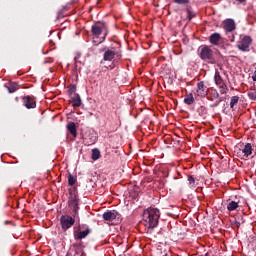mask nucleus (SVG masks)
Listing matches in <instances>:
<instances>
[{"label":"nucleus","instance_id":"16","mask_svg":"<svg viewBox=\"0 0 256 256\" xmlns=\"http://www.w3.org/2000/svg\"><path fill=\"white\" fill-rule=\"evenodd\" d=\"M242 153H244V157H249L253 154V146H251V143H247L244 146Z\"/></svg>","mask_w":256,"mask_h":256},{"label":"nucleus","instance_id":"21","mask_svg":"<svg viewBox=\"0 0 256 256\" xmlns=\"http://www.w3.org/2000/svg\"><path fill=\"white\" fill-rule=\"evenodd\" d=\"M228 211H235L239 209V203L235 201H230L227 205Z\"/></svg>","mask_w":256,"mask_h":256},{"label":"nucleus","instance_id":"12","mask_svg":"<svg viewBox=\"0 0 256 256\" xmlns=\"http://www.w3.org/2000/svg\"><path fill=\"white\" fill-rule=\"evenodd\" d=\"M115 56L119 57L120 55L115 50L107 49L104 52L103 61H113Z\"/></svg>","mask_w":256,"mask_h":256},{"label":"nucleus","instance_id":"25","mask_svg":"<svg viewBox=\"0 0 256 256\" xmlns=\"http://www.w3.org/2000/svg\"><path fill=\"white\" fill-rule=\"evenodd\" d=\"M75 183H77V179L74 178L71 173H69L68 175V185H70L71 187H73V185H75Z\"/></svg>","mask_w":256,"mask_h":256},{"label":"nucleus","instance_id":"36","mask_svg":"<svg viewBox=\"0 0 256 256\" xmlns=\"http://www.w3.org/2000/svg\"><path fill=\"white\" fill-rule=\"evenodd\" d=\"M205 256H210L209 253H206Z\"/></svg>","mask_w":256,"mask_h":256},{"label":"nucleus","instance_id":"26","mask_svg":"<svg viewBox=\"0 0 256 256\" xmlns=\"http://www.w3.org/2000/svg\"><path fill=\"white\" fill-rule=\"evenodd\" d=\"M248 97L252 101H256V90L255 89H251L250 91H248Z\"/></svg>","mask_w":256,"mask_h":256},{"label":"nucleus","instance_id":"23","mask_svg":"<svg viewBox=\"0 0 256 256\" xmlns=\"http://www.w3.org/2000/svg\"><path fill=\"white\" fill-rule=\"evenodd\" d=\"M99 157H101V151H99V149H97V148L92 149L93 161H97L99 159Z\"/></svg>","mask_w":256,"mask_h":256},{"label":"nucleus","instance_id":"4","mask_svg":"<svg viewBox=\"0 0 256 256\" xmlns=\"http://www.w3.org/2000/svg\"><path fill=\"white\" fill-rule=\"evenodd\" d=\"M198 56L202 61H213V50L207 45H201L198 48Z\"/></svg>","mask_w":256,"mask_h":256},{"label":"nucleus","instance_id":"37","mask_svg":"<svg viewBox=\"0 0 256 256\" xmlns=\"http://www.w3.org/2000/svg\"><path fill=\"white\" fill-rule=\"evenodd\" d=\"M102 51H105V48H104V49H102Z\"/></svg>","mask_w":256,"mask_h":256},{"label":"nucleus","instance_id":"13","mask_svg":"<svg viewBox=\"0 0 256 256\" xmlns=\"http://www.w3.org/2000/svg\"><path fill=\"white\" fill-rule=\"evenodd\" d=\"M221 39H222L221 34L215 32L209 36V43L211 45L217 46L219 45V41H221Z\"/></svg>","mask_w":256,"mask_h":256},{"label":"nucleus","instance_id":"10","mask_svg":"<svg viewBox=\"0 0 256 256\" xmlns=\"http://www.w3.org/2000/svg\"><path fill=\"white\" fill-rule=\"evenodd\" d=\"M223 29L226 33V35H229V33H233L237 29V24H235V20L233 19H226L223 22Z\"/></svg>","mask_w":256,"mask_h":256},{"label":"nucleus","instance_id":"18","mask_svg":"<svg viewBox=\"0 0 256 256\" xmlns=\"http://www.w3.org/2000/svg\"><path fill=\"white\" fill-rule=\"evenodd\" d=\"M67 129L69 133H71L74 137H77V126L75 125V122L68 123Z\"/></svg>","mask_w":256,"mask_h":256},{"label":"nucleus","instance_id":"35","mask_svg":"<svg viewBox=\"0 0 256 256\" xmlns=\"http://www.w3.org/2000/svg\"><path fill=\"white\" fill-rule=\"evenodd\" d=\"M238 3H245L247 0H236Z\"/></svg>","mask_w":256,"mask_h":256},{"label":"nucleus","instance_id":"2","mask_svg":"<svg viewBox=\"0 0 256 256\" xmlns=\"http://www.w3.org/2000/svg\"><path fill=\"white\" fill-rule=\"evenodd\" d=\"M68 206L70 207V215L74 218H79V194L77 188L69 190Z\"/></svg>","mask_w":256,"mask_h":256},{"label":"nucleus","instance_id":"9","mask_svg":"<svg viewBox=\"0 0 256 256\" xmlns=\"http://www.w3.org/2000/svg\"><path fill=\"white\" fill-rule=\"evenodd\" d=\"M207 86H205V82L200 81L197 83V88L194 93L195 99H203V97L207 96Z\"/></svg>","mask_w":256,"mask_h":256},{"label":"nucleus","instance_id":"30","mask_svg":"<svg viewBox=\"0 0 256 256\" xmlns=\"http://www.w3.org/2000/svg\"><path fill=\"white\" fill-rule=\"evenodd\" d=\"M174 3H176V5H189L191 0H174Z\"/></svg>","mask_w":256,"mask_h":256},{"label":"nucleus","instance_id":"15","mask_svg":"<svg viewBox=\"0 0 256 256\" xmlns=\"http://www.w3.org/2000/svg\"><path fill=\"white\" fill-rule=\"evenodd\" d=\"M70 103L72 107H79L81 105V96L79 94H74L73 97H71Z\"/></svg>","mask_w":256,"mask_h":256},{"label":"nucleus","instance_id":"31","mask_svg":"<svg viewBox=\"0 0 256 256\" xmlns=\"http://www.w3.org/2000/svg\"><path fill=\"white\" fill-rule=\"evenodd\" d=\"M188 181L192 187H195V178L193 176H189Z\"/></svg>","mask_w":256,"mask_h":256},{"label":"nucleus","instance_id":"20","mask_svg":"<svg viewBox=\"0 0 256 256\" xmlns=\"http://www.w3.org/2000/svg\"><path fill=\"white\" fill-rule=\"evenodd\" d=\"M186 13H187V17H188L189 21H191V19H195V17H197V13H195L193 11V8L191 6L186 7Z\"/></svg>","mask_w":256,"mask_h":256},{"label":"nucleus","instance_id":"29","mask_svg":"<svg viewBox=\"0 0 256 256\" xmlns=\"http://www.w3.org/2000/svg\"><path fill=\"white\" fill-rule=\"evenodd\" d=\"M73 249H75V253L76 255H79V253H81V251H83V249L81 248V245L75 243L72 244Z\"/></svg>","mask_w":256,"mask_h":256},{"label":"nucleus","instance_id":"32","mask_svg":"<svg viewBox=\"0 0 256 256\" xmlns=\"http://www.w3.org/2000/svg\"><path fill=\"white\" fill-rule=\"evenodd\" d=\"M234 225L239 229V227H241V222L234 221Z\"/></svg>","mask_w":256,"mask_h":256},{"label":"nucleus","instance_id":"3","mask_svg":"<svg viewBox=\"0 0 256 256\" xmlns=\"http://www.w3.org/2000/svg\"><path fill=\"white\" fill-rule=\"evenodd\" d=\"M91 33L96 37H99L101 33H104L102 41L99 42V43H103V41L107 39V35H109V27L107 26V23L98 21L94 25H92Z\"/></svg>","mask_w":256,"mask_h":256},{"label":"nucleus","instance_id":"34","mask_svg":"<svg viewBox=\"0 0 256 256\" xmlns=\"http://www.w3.org/2000/svg\"><path fill=\"white\" fill-rule=\"evenodd\" d=\"M231 43H233V41H235V35L232 34V38L230 39Z\"/></svg>","mask_w":256,"mask_h":256},{"label":"nucleus","instance_id":"19","mask_svg":"<svg viewBox=\"0 0 256 256\" xmlns=\"http://www.w3.org/2000/svg\"><path fill=\"white\" fill-rule=\"evenodd\" d=\"M184 103L185 105H193V103H195V97H193V93L185 95Z\"/></svg>","mask_w":256,"mask_h":256},{"label":"nucleus","instance_id":"24","mask_svg":"<svg viewBox=\"0 0 256 256\" xmlns=\"http://www.w3.org/2000/svg\"><path fill=\"white\" fill-rule=\"evenodd\" d=\"M237 103H239V96H232L230 99V109H233Z\"/></svg>","mask_w":256,"mask_h":256},{"label":"nucleus","instance_id":"33","mask_svg":"<svg viewBox=\"0 0 256 256\" xmlns=\"http://www.w3.org/2000/svg\"><path fill=\"white\" fill-rule=\"evenodd\" d=\"M252 80H253V81H256V70L254 71V74H253V76H252Z\"/></svg>","mask_w":256,"mask_h":256},{"label":"nucleus","instance_id":"17","mask_svg":"<svg viewBox=\"0 0 256 256\" xmlns=\"http://www.w3.org/2000/svg\"><path fill=\"white\" fill-rule=\"evenodd\" d=\"M214 81H215V84L217 85V87H219L220 85H225V81L221 77V74L219 73V71L215 72Z\"/></svg>","mask_w":256,"mask_h":256},{"label":"nucleus","instance_id":"1","mask_svg":"<svg viewBox=\"0 0 256 256\" xmlns=\"http://www.w3.org/2000/svg\"><path fill=\"white\" fill-rule=\"evenodd\" d=\"M161 213L157 208H148L143 213V221L147 229H155L159 225V218Z\"/></svg>","mask_w":256,"mask_h":256},{"label":"nucleus","instance_id":"22","mask_svg":"<svg viewBox=\"0 0 256 256\" xmlns=\"http://www.w3.org/2000/svg\"><path fill=\"white\" fill-rule=\"evenodd\" d=\"M218 88L221 95H227V93H229V87H227V84H221Z\"/></svg>","mask_w":256,"mask_h":256},{"label":"nucleus","instance_id":"27","mask_svg":"<svg viewBox=\"0 0 256 256\" xmlns=\"http://www.w3.org/2000/svg\"><path fill=\"white\" fill-rule=\"evenodd\" d=\"M18 89L19 85H17L16 83H13L10 85V87H8L9 93H15V91H17Z\"/></svg>","mask_w":256,"mask_h":256},{"label":"nucleus","instance_id":"8","mask_svg":"<svg viewBox=\"0 0 256 256\" xmlns=\"http://www.w3.org/2000/svg\"><path fill=\"white\" fill-rule=\"evenodd\" d=\"M208 99L209 101H215V103L212 105V107H219V105L223 101V97L219 95V91L215 88H211L208 93Z\"/></svg>","mask_w":256,"mask_h":256},{"label":"nucleus","instance_id":"14","mask_svg":"<svg viewBox=\"0 0 256 256\" xmlns=\"http://www.w3.org/2000/svg\"><path fill=\"white\" fill-rule=\"evenodd\" d=\"M102 217L104 221H114V219H117V212L107 211L103 213Z\"/></svg>","mask_w":256,"mask_h":256},{"label":"nucleus","instance_id":"28","mask_svg":"<svg viewBox=\"0 0 256 256\" xmlns=\"http://www.w3.org/2000/svg\"><path fill=\"white\" fill-rule=\"evenodd\" d=\"M75 91H77V85L71 84L68 87V95H73V93H75Z\"/></svg>","mask_w":256,"mask_h":256},{"label":"nucleus","instance_id":"11","mask_svg":"<svg viewBox=\"0 0 256 256\" xmlns=\"http://www.w3.org/2000/svg\"><path fill=\"white\" fill-rule=\"evenodd\" d=\"M22 103L26 109H35V107H37V101H35V97L33 96H24Z\"/></svg>","mask_w":256,"mask_h":256},{"label":"nucleus","instance_id":"7","mask_svg":"<svg viewBox=\"0 0 256 256\" xmlns=\"http://www.w3.org/2000/svg\"><path fill=\"white\" fill-rule=\"evenodd\" d=\"M251 43H253V39L250 36H244L237 45V48L239 49V51H242L243 53H249Z\"/></svg>","mask_w":256,"mask_h":256},{"label":"nucleus","instance_id":"5","mask_svg":"<svg viewBox=\"0 0 256 256\" xmlns=\"http://www.w3.org/2000/svg\"><path fill=\"white\" fill-rule=\"evenodd\" d=\"M75 217L73 215H62L60 217V225L63 231L71 229L75 225Z\"/></svg>","mask_w":256,"mask_h":256},{"label":"nucleus","instance_id":"6","mask_svg":"<svg viewBox=\"0 0 256 256\" xmlns=\"http://www.w3.org/2000/svg\"><path fill=\"white\" fill-rule=\"evenodd\" d=\"M91 233V228L87 225L79 226L77 230H74L75 241H81L85 239Z\"/></svg>","mask_w":256,"mask_h":256}]
</instances>
